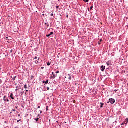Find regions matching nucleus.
I'll use <instances>...</instances> for the list:
<instances>
[{
    "label": "nucleus",
    "instance_id": "1",
    "mask_svg": "<svg viewBox=\"0 0 128 128\" xmlns=\"http://www.w3.org/2000/svg\"><path fill=\"white\" fill-rule=\"evenodd\" d=\"M109 102H110L112 104H114L116 102V100H114V99H110Z\"/></svg>",
    "mask_w": 128,
    "mask_h": 128
},
{
    "label": "nucleus",
    "instance_id": "2",
    "mask_svg": "<svg viewBox=\"0 0 128 128\" xmlns=\"http://www.w3.org/2000/svg\"><path fill=\"white\" fill-rule=\"evenodd\" d=\"M128 124V118H126V121L124 122L123 123H122V126H124V124H126V126Z\"/></svg>",
    "mask_w": 128,
    "mask_h": 128
},
{
    "label": "nucleus",
    "instance_id": "3",
    "mask_svg": "<svg viewBox=\"0 0 128 128\" xmlns=\"http://www.w3.org/2000/svg\"><path fill=\"white\" fill-rule=\"evenodd\" d=\"M4 102H10V100H8L7 98H6V96H4Z\"/></svg>",
    "mask_w": 128,
    "mask_h": 128
},
{
    "label": "nucleus",
    "instance_id": "4",
    "mask_svg": "<svg viewBox=\"0 0 128 128\" xmlns=\"http://www.w3.org/2000/svg\"><path fill=\"white\" fill-rule=\"evenodd\" d=\"M40 62V58H38V60H36V64H38V63Z\"/></svg>",
    "mask_w": 128,
    "mask_h": 128
},
{
    "label": "nucleus",
    "instance_id": "5",
    "mask_svg": "<svg viewBox=\"0 0 128 128\" xmlns=\"http://www.w3.org/2000/svg\"><path fill=\"white\" fill-rule=\"evenodd\" d=\"M102 72H104V70H106V66H101Z\"/></svg>",
    "mask_w": 128,
    "mask_h": 128
},
{
    "label": "nucleus",
    "instance_id": "6",
    "mask_svg": "<svg viewBox=\"0 0 128 128\" xmlns=\"http://www.w3.org/2000/svg\"><path fill=\"white\" fill-rule=\"evenodd\" d=\"M24 88H26V92H28V86L26 84L24 86Z\"/></svg>",
    "mask_w": 128,
    "mask_h": 128
},
{
    "label": "nucleus",
    "instance_id": "7",
    "mask_svg": "<svg viewBox=\"0 0 128 128\" xmlns=\"http://www.w3.org/2000/svg\"><path fill=\"white\" fill-rule=\"evenodd\" d=\"M54 34V32H51L50 34H47L46 36L47 38H49V36H52Z\"/></svg>",
    "mask_w": 128,
    "mask_h": 128
},
{
    "label": "nucleus",
    "instance_id": "8",
    "mask_svg": "<svg viewBox=\"0 0 128 128\" xmlns=\"http://www.w3.org/2000/svg\"><path fill=\"white\" fill-rule=\"evenodd\" d=\"M10 97L11 98L12 100H14V94H11L10 95Z\"/></svg>",
    "mask_w": 128,
    "mask_h": 128
},
{
    "label": "nucleus",
    "instance_id": "9",
    "mask_svg": "<svg viewBox=\"0 0 128 128\" xmlns=\"http://www.w3.org/2000/svg\"><path fill=\"white\" fill-rule=\"evenodd\" d=\"M68 80H72V76H70V74H68Z\"/></svg>",
    "mask_w": 128,
    "mask_h": 128
},
{
    "label": "nucleus",
    "instance_id": "10",
    "mask_svg": "<svg viewBox=\"0 0 128 128\" xmlns=\"http://www.w3.org/2000/svg\"><path fill=\"white\" fill-rule=\"evenodd\" d=\"M50 81H48V80H47L46 81H44L43 82V84H48Z\"/></svg>",
    "mask_w": 128,
    "mask_h": 128
},
{
    "label": "nucleus",
    "instance_id": "11",
    "mask_svg": "<svg viewBox=\"0 0 128 128\" xmlns=\"http://www.w3.org/2000/svg\"><path fill=\"white\" fill-rule=\"evenodd\" d=\"M100 104H101V106H100V108H104V104L103 103L101 102Z\"/></svg>",
    "mask_w": 128,
    "mask_h": 128
},
{
    "label": "nucleus",
    "instance_id": "12",
    "mask_svg": "<svg viewBox=\"0 0 128 128\" xmlns=\"http://www.w3.org/2000/svg\"><path fill=\"white\" fill-rule=\"evenodd\" d=\"M84 2H90V0H83Z\"/></svg>",
    "mask_w": 128,
    "mask_h": 128
},
{
    "label": "nucleus",
    "instance_id": "13",
    "mask_svg": "<svg viewBox=\"0 0 128 128\" xmlns=\"http://www.w3.org/2000/svg\"><path fill=\"white\" fill-rule=\"evenodd\" d=\"M56 76L55 74H54V76H52V78H56Z\"/></svg>",
    "mask_w": 128,
    "mask_h": 128
},
{
    "label": "nucleus",
    "instance_id": "14",
    "mask_svg": "<svg viewBox=\"0 0 128 128\" xmlns=\"http://www.w3.org/2000/svg\"><path fill=\"white\" fill-rule=\"evenodd\" d=\"M46 24H48L47 28H48V26H50V24H48V23H46Z\"/></svg>",
    "mask_w": 128,
    "mask_h": 128
},
{
    "label": "nucleus",
    "instance_id": "15",
    "mask_svg": "<svg viewBox=\"0 0 128 128\" xmlns=\"http://www.w3.org/2000/svg\"><path fill=\"white\" fill-rule=\"evenodd\" d=\"M16 76H15L12 78L13 80H16Z\"/></svg>",
    "mask_w": 128,
    "mask_h": 128
},
{
    "label": "nucleus",
    "instance_id": "16",
    "mask_svg": "<svg viewBox=\"0 0 128 128\" xmlns=\"http://www.w3.org/2000/svg\"><path fill=\"white\" fill-rule=\"evenodd\" d=\"M38 120H40L39 118H37L36 119H35V120H36V122H38Z\"/></svg>",
    "mask_w": 128,
    "mask_h": 128
},
{
    "label": "nucleus",
    "instance_id": "17",
    "mask_svg": "<svg viewBox=\"0 0 128 128\" xmlns=\"http://www.w3.org/2000/svg\"><path fill=\"white\" fill-rule=\"evenodd\" d=\"M47 66H50V63L48 62L47 64Z\"/></svg>",
    "mask_w": 128,
    "mask_h": 128
},
{
    "label": "nucleus",
    "instance_id": "18",
    "mask_svg": "<svg viewBox=\"0 0 128 128\" xmlns=\"http://www.w3.org/2000/svg\"><path fill=\"white\" fill-rule=\"evenodd\" d=\"M92 8H94V6H90V10H92Z\"/></svg>",
    "mask_w": 128,
    "mask_h": 128
},
{
    "label": "nucleus",
    "instance_id": "19",
    "mask_svg": "<svg viewBox=\"0 0 128 128\" xmlns=\"http://www.w3.org/2000/svg\"><path fill=\"white\" fill-rule=\"evenodd\" d=\"M34 60H38V58L36 56L35 58H34Z\"/></svg>",
    "mask_w": 128,
    "mask_h": 128
},
{
    "label": "nucleus",
    "instance_id": "20",
    "mask_svg": "<svg viewBox=\"0 0 128 128\" xmlns=\"http://www.w3.org/2000/svg\"><path fill=\"white\" fill-rule=\"evenodd\" d=\"M47 90H50V87L47 88Z\"/></svg>",
    "mask_w": 128,
    "mask_h": 128
},
{
    "label": "nucleus",
    "instance_id": "21",
    "mask_svg": "<svg viewBox=\"0 0 128 128\" xmlns=\"http://www.w3.org/2000/svg\"><path fill=\"white\" fill-rule=\"evenodd\" d=\"M16 108L17 110H18V106H16Z\"/></svg>",
    "mask_w": 128,
    "mask_h": 128
},
{
    "label": "nucleus",
    "instance_id": "22",
    "mask_svg": "<svg viewBox=\"0 0 128 128\" xmlns=\"http://www.w3.org/2000/svg\"><path fill=\"white\" fill-rule=\"evenodd\" d=\"M56 74H60V72H59V71H57V72H56Z\"/></svg>",
    "mask_w": 128,
    "mask_h": 128
},
{
    "label": "nucleus",
    "instance_id": "23",
    "mask_svg": "<svg viewBox=\"0 0 128 128\" xmlns=\"http://www.w3.org/2000/svg\"><path fill=\"white\" fill-rule=\"evenodd\" d=\"M56 8H60V6H57Z\"/></svg>",
    "mask_w": 128,
    "mask_h": 128
},
{
    "label": "nucleus",
    "instance_id": "24",
    "mask_svg": "<svg viewBox=\"0 0 128 128\" xmlns=\"http://www.w3.org/2000/svg\"><path fill=\"white\" fill-rule=\"evenodd\" d=\"M20 122V120H18L17 121V122Z\"/></svg>",
    "mask_w": 128,
    "mask_h": 128
},
{
    "label": "nucleus",
    "instance_id": "25",
    "mask_svg": "<svg viewBox=\"0 0 128 128\" xmlns=\"http://www.w3.org/2000/svg\"><path fill=\"white\" fill-rule=\"evenodd\" d=\"M44 67H42V68H41V69H42V70H44Z\"/></svg>",
    "mask_w": 128,
    "mask_h": 128
},
{
    "label": "nucleus",
    "instance_id": "26",
    "mask_svg": "<svg viewBox=\"0 0 128 128\" xmlns=\"http://www.w3.org/2000/svg\"><path fill=\"white\" fill-rule=\"evenodd\" d=\"M48 106H46V110H48Z\"/></svg>",
    "mask_w": 128,
    "mask_h": 128
},
{
    "label": "nucleus",
    "instance_id": "27",
    "mask_svg": "<svg viewBox=\"0 0 128 128\" xmlns=\"http://www.w3.org/2000/svg\"><path fill=\"white\" fill-rule=\"evenodd\" d=\"M52 16H54V14H51Z\"/></svg>",
    "mask_w": 128,
    "mask_h": 128
},
{
    "label": "nucleus",
    "instance_id": "28",
    "mask_svg": "<svg viewBox=\"0 0 128 128\" xmlns=\"http://www.w3.org/2000/svg\"><path fill=\"white\" fill-rule=\"evenodd\" d=\"M38 108H40V106H38Z\"/></svg>",
    "mask_w": 128,
    "mask_h": 128
},
{
    "label": "nucleus",
    "instance_id": "29",
    "mask_svg": "<svg viewBox=\"0 0 128 128\" xmlns=\"http://www.w3.org/2000/svg\"><path fill=\"white\" fill-rule=\"evenodd\" d=\"M13 112H16V110H13Z\"/></svg>",
    "mask_w": 128,
    "mask_h": 128
},
{
    "label": "nucleus",
    "instance_id": "30",
    "mask_svg": "<svg viewBox=\"0 0 128 128\" xmlns=\"http://www.w3.org/2000/svg\"><path fill=\"white\" fill-rule=\"evenodd\" d=\"M18 116H20V114H18Z\"/></svg>",
    "mask_w": 128,
    "mask_h": 128
},
{
    "label": "nucleus",
    "instance_id": "31",
    "mask_svg": "<svg viewBox=\"0 0 128 128\" xmlns=\"http://www.w3.org/2000/svg\"><path fill=\"white\" fill-rule=\"evenodd\" d=\"M107 65H108V66H110V64H108V63H107Z\"/></svg>",
    "mask_w": 128,
    "mask_h": 128
},
{
    "label": "nucleus",
    "instance_id": "32",
    "mask_svg": "<svg viewBox=\"0 0 128 128\" xmlns=\"http://www.w3.org/2000/svg\"><path fill=\"white\" fill-rule=\"evenodd\" d=\"M52 86V84H50V86Z\"/></svg>",
    "mask_w": 128,
    "mask_h": 128
},
{
    "label": "nucleus",
    "instance_id": "33",
    "mask_svg": "<svg viewBox=\"0 0 128 128\" xmlns=\"http://www.w3.org/2000/svg\"><path fill=\"white\" fill-rule=\"evenodd\" d=\"M42 111H41V112H40V114H42Z\"/></svg>",
    "mask_w": 128,
    "mask_h": 128
},
{
    "label": "nucleus",
    "instance_id": "34",
    "mask_svg": "<svg viewBox=\"0 0 128 128\" xmlns=\"http://www.w3.org/2000/svg\"><path fill=\"white\" fill-rule=\"evenodd\" d=\"M52 74H54V72H52Z\"/></svg>",
    "mask_w": 128,
    "mask_h": 128
},
{
    "label": "nucleus",
    "instance_id": "35",
    "mask_svg": "<svg viewBox=\"0 0 128 128\" xmlns=\"http://www.w3.org/2000/svg\"><path fill=\"white\" fill-rule=\"evenodd\" d=\"M88 10H89V11H90V8H88Z\"/></svg>",
    "mask_w": 128,
    "mask_h": 128
},
{
    "label": "nucleus",
    "instance_id": "36",
    "mask_svg": "<svg viewBox=\"0 0 128 128\" xmlns=\"http://www.w3.org/2000/svg\"><path fill=\"white\" fill-rule=\"evenodd\" d=\"M67 18H68V16H67Z\"/></svg>",
    "mask_w": 128,
    "mask_h": 128
},
{
    "label": "nucleus",
    "instance_id": "37",
    "mask_svg": "<svg viewBox=\"0 0 128 128\" xmlns=\"http://www.w3.org/2000/svg\"><path fill=\"white\" fill-rule=\"evenodd\" d=\"M108 104H110V102H108Z\"/></svg>",
    "mask_w": 128,
    "mask_h": 128
},
{
    "label": "nucleus",
    "instance_id": "38",
    "mask_svg": "<svg viewBox=\"0 0 128 128\" xmlns=\"http://www.w3.org/2000/svg\"><path fill=\"white\" fill-rule=\"evenodd\" d=\"M100 42H102V40H100Z\"/></svg>",
    "mask_w": 128,
    "mask_h": 128
}]
</instances>
